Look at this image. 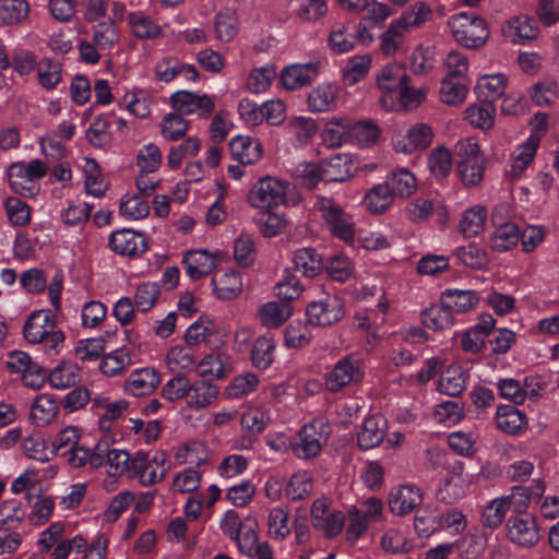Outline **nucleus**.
I'll return each mask as SVG.
<instances>
[{
    "mask_svg": "<svg viewBox=\"0 0 559 559\" xmlns=\"http://www.w3.org/2000/svg\"><path fill=\"white\" fill-rule=\"evenodd\" d=\"M455 40L467 49L483 47L489 38L487 22L475 14L461 13L451 24Z\"/></svg>",
    "mask_w": 559,
    "mask_h": 559,
    "instance_id": "obj_1",
    "label": "nucleus"
},
{
    "mask_svg": "<svg viewBox=\"0 0 559 559\" xmlns=\"http://www.w3.org/2000/svg\"><path fill=\"white\" fill-rule=\"evenodd\" d=\"M288 188L289 183L266 176L251 188L248 201L253 207L271 210L286 202Z\"/></svg>",
    "mask_w": 559,
    "mask_h": 559,
    "instance_id": "obj_2",
    "label": "nucleus"
},
{
    "mask_svg": "<svg viewBox=\"0 0 559 559\" xmlns=\"http://www.w3.org/2000/svg\"><path fill=\"white\" fill-rule=\"evenodd\" d=\"M344 304L336 295H325L307 307L308 321L318 326H331L344 317Z\"/></svg>",
    "mask_w": 559,
    "mask_h": 559,
    "instance_id": "obj_3",
    "label": "nucleus"
},
{
    "mask_svg": "<svg viewBox=\"0 0 559 559\" xmlns=\"http://www.w3.org/2000/svg\"><path fill=\"white\" fill-rule=\"evenodd\" d=\"M171 107L180 115L198 114L200 118H209L215 108V103L209 95H199L190 91H178L170 96Z\"/></svg>",
    "mask_w": 559,
    "mask_h": 559,
    "instance_id": "obj_4",
    "label": "nucleus"
},
{
    "mask_svg": "<svg viewBox=\"0 0 559 559\" xmlns=\"http://www.w3.org/2000/svg\"><path fill=\"white\" fill-rule=\"evenodd\" d=\"M362 376L359 360L346 356L325 376V385L330 392H338L350 383L361 381Z\"/></svg>",
    "mask_w": 559,
    "mask_h": 559,
    "instance_id": "obj_5",
    "label": "nucleus"
},
{
    "mask_svg": "<svg viewBox=\"0 0 559 559\" xmlns=\"http://www.w3.org/2000/svg\"><path fill=\"white\" fill-rule=\"evenodd\" d=\"M506 531L508 538L522 547H532L539 540L536 521L528 513L511 516L507 521Z\"/></svg>",
    "mask_w": 559,
    "mask_h": 559,
    "instance_id": "obj_6",
    "label": "nucleus"
},
{
    "mask_svg": "<svg viewBox=\"0 0 559 559\" xmlns=\"http://www.w3.org/2000/svg\"><path fill=\"white\" fill-rule=\"evenodd\" d=\"M109 247L117 254L134 257L147 250V242L143 234L123 228L111 234Z\"/></svg>",
    "mask_w": 559,
    "mask_h": 559,
    "instance_id": "obj_7",
    "label": "nucleus"
},
{
    "mask_svg": "<svg viewBox=\"0 0 559 559\" xmlns=\"http://www.w3.org/2000/svg\"><path fill=\"white\" fill-rule=\"evenodd\" d=\"M433 132L427 123H416L408 129L406 135L394 141L395 151L411 154L417 150H426L432 142Z\"/></svg>",
    "mask_w": 559,
    "mask_h": 559,
    "instance_id": "obj_8",
    "label": "nucleus"
},
{
    "mask_svg": "<svg viewBox=\"0 0 559 559\" xmlns=\"http://www.w3.org/2000/svg\"><path fill=\"white\" fill-rule=\"evenodd\" d=\"M52 328H56V322L50 310L34 311L24 324V337L32 344L43 343Z\"/></svg>",
    "mask_w": 559,
    "mask_h": 559,
    "instance_id": "obj_9",
    "label": "nucleus"
},
{
    "mask_svg": "<svg viewBox=\"0 0 559 559\" xmlns=\"http://www.w3.org/2000/svg\"><path fill=\"white\" fill-rule=\"evenodd\" d=\"M386 433V420L380 415H372L365 419L357 435V443L362 450L378 447Z\"/></svg>",
    "mask_w": 559,
    "mask_h": 559,
    "instance_id": "obj_10",
    "label": "nucleus"
},
{
    "mask_svg": "<svg viewBox=\"0 0 559 559\" xmlns=\"http://www.w3.org/2000/svg\"><path fill=\"white\" fill-rule=\"evenodd\" d=\"M319 72V63L293 64L283 70L281 82L287 90L294 91L309 85Z\"/></svg>",
    "mask_w": 559,
    "mask_h": 559,
    "instance_id": "obj_11",
    "label": "nucleus"
},
{
    "mask_svg": "<svg viewBox=\"0 0 559 559\" xmlns=\"http://www.w3.org/2000/svg\"><path fill=\"white\" fill-rule=\"evenodd\" d=\"M421 501L423 495L420 489L415 486L405 485L391 492L389 508L394 514L405 515L418 507Z\"/></svg>",
    "mask_w": 559,
    "mask_h": 559,
    "instance_id": "obj_12",
    "label": "nucleus"
},
{
    "mask_svg": "<svg viewBox=\"0 0 559 559\" xmlns=\"http://www.w3.org/2000/svg\"><path fill=\"white\" fill-rule=\"evenodd\" d=\"M325 442V437L320 432L316 424L306 425L299 433V440L293 445L294 453L301 459L316 456Z\"/></svg>",
    "mask_w": 559,
    "mask_h": 559,
    "instance_id": "obj_13",
    "label": "nucleus"
},
{
    "mask_svg": "<svg viewBox=\"0 0 559 559\" xmlns=\"http://www.w3.org/2000/svg\"><path fill=\"white\" fill-rule=\"evenodd\" d=\"M229 150L233 157L242 165H251L262 156V144L259 140L238 135L230 140Z\"/></svg>",
    "mask_w": 559,
    "mask_h": 559,
    "instance_id": "obj_14",
    "label": "nucleus"
},
{
    "mask_svg": "<svg viewBox=\"0 0 559 559\" xmlns=\"http://www.w3.org/2000/svg\"><path fill=\"white\" fill-rule=\"evenodd\" d=\"M293 307L287 302L270 301L262 305L257 318L267 329H277L283 325L292 316Z\"/></svg>",
    "mask_w": 559,
    "mask_h": 559,
    "instance_id": "obj_15",
    "label": "nucleus"
},
{
    "mask_svg": "<svg viewBox=\"0 0 559 559\" xmlns=\"http://www.w3.org/2000/svg\"><path fill=\"white\" fill-rule=\"evenodd\" d=\"M159 382L158 373L152 368L133 371L126 381V390L134 396H143L153 392Z\"/></svg>",
    "mask_w": 559,
    "mask_h": 559,
    "instance_id": "obj_16",
    "label": "nucleus"
},
{
    "mask_svg": "<svg viewBox=\"0 0 559 559\" xmlns=\"http://www.w3.org/2000/svg\"><path fill=\"white\" fill-rule=\"evenodd\" d=\"M508 79L502 73L481 76L476 85V93L481 102L493 104L504 94Z\"/></svg>",
    "mask_w": 559,
    "mask_h": 559,
    "instance_id": "obj_17",
    "label": "nucleus"
},
{
    "mask_svg": "<svg viewBox=\"0 0 559 559\" xmlns=\"http://www.w3.org/2000/svg\"><path fill=\"white\" fill-rule=\"evenodd\" d=\"M440 301L451 312H467L476 307L479 296L475 290L447 289L441 294Z\"/></svg>",
    "mask_w": 559,
    "mask_h": 559,
    "instance_id": "obj_18",
    "label": "nucleus"
},
{
    "mask_svg": "<svg viewBox=\"0 0 559 559\" xmlns=\"http://www.w3.org/2000/svg\"><path fill=\"white\" fill-rule=\"evenodd\" d=\"M218 395L217 385L206 381L197 380L190 383L187 404L194 409H201L212 404Z\"/></svg>",
    "mask_w": 559,
    "mask_h": 559,
    "instance_id": "obj_19",
    "label": "nucleus"
},
{
    "mask_svg": "<svg viewBox=\"0 0 559 559\" xmlns=\"http://www.w3.org/2000/svg\"><path fill=\"white\" fill-rule=\"evenodd\" d=\"M337 87L332 84H321L308 95V107L312 112H326L335 109Z\"/></svg>",
    "mask_w": 559,
    "mask_h": 559,
    "instance_id": "obj_20",
    "label": "nucleus"
},
{
    "mask_svg": "<svg viewBox=\"0 0 559 559\" xmlns=\"http://www.w3.org/2000/svg\"><path fill=\"white\" fill-rule=\"evenodd\" d=\"M183 263L188 275L198 280L209 275L216 266L214 258L206 250H193L186 254Z\"/></svg>",
    "mask_w": 559,
    "mask_h": 559,
    "instance_id": "obj_21",
    "label": "nucleus"
},
{
    "mask_svg": "<svg viewBox=\"0 0 559 559\" xmlns=\"http://www.w3.org/2000/svg\"><path fill=\"white\" fill-rule=\"evenodd\" d=\"M394 199L389 187L382 182L366 192L362 204L370 213L382 214L391 207Z\"/></svg>",
    "mask_w": 559,
    "mask_h": 559,
    "instance_id": "obj_22",
    "label": "nucleus"
},
{
    "mask_svg": "<svg viewBox=\"0 0 559 559\" xmlns=\"http://www.w3.org/2000/svg\"><path fill=\"white\" fill-rule=\"evenodd\" d=\"M384 182L394 198H407L412 195L417 188L415 176L405 168L390 173Z\"/></svg>",
    "mask_w": 559,
    "mask_h": 559,
    "instance_id": "obj_23",
    "label": "nucleus"
},
{
    "mask_svg": "<svg viewBox=\"0 0 559 559\" xmlns=\"http://www.w3.org/2000/svg\"><path fill=\"white\" fill-rule=\"evenodd\" d=\"M321 178L325 182H343L349 178L348 157L336 154L320 162Z\"/></svg>",
    "mask_w": 559,
    "mask_h": 559,
    "instance_id": "obj_24",
    "label": "nucleus"
},
{
    "mask_svg": "<svg viewBox=\"0 0 559 559\" xmlns=\"http://www.w3.org/2000/svg\"><path fill=\"white\" fill-rule=\"evenodd\" d=\"M496 424L501 431L516 435L526 426V417L514 406H500L497 409Z\"/></svg>",
    "mask_w": 559,
    "mask_h": 559,
    "instance_id": "obj_25",
    "label": "nucleus"
},
{
    "mask_svg": "<svg viewBox=\"0 0 559 559\" xmlns=\"http://www.w3.org/2000/svg\"><path fill=\"white\" fill-rule=\"evenodd\" d=\"M421 322L433 331H445L452 328L454 323L453 313L445 305H432L421 312Z\"/></svg>",
    "mask_w": 559,
    "mask_h": 559,
    "instance_id": "obj_26",
    "label": "nucleus"
},
{
    "mask_svg": "<svg viewBox=\"0 0 559 559\" xmlns=\"http://www.w3.org/2000/svg\"><path fill=\"white\" fill-rule=\"evenodd\" d=\"M23 503L16 499H9L0 504V532H15L25 519Z\"/></svg>",
    "mask_w": 559,
    "mask_h": 559,
    "instance_id": "obj_27",
    "label": "nucleus"
},
{
    "mask_svg": "<svg viewBox=\"0 0 559 559\" xmlns=\"http://www.w3.org/2000/svg\"><path fill=\"white\" fill-rule=\"evenodd\" d=\"M58 409V403L52 396L41 394L35 399L31 408L29 418L36 426L43 427L55 419Z\"/></svg>",
    "mask_w": 559,
    "mask_h": 559,
    "instance_id": "obj_28",
    "label": "nucleus"
},
{
    "mask_svg": "<svg viewBox=\"0 0 559 559\" xmlns=\"http://www.w3.org/2000/svg\"><path fill=\"white\" fill-rule=\"evenodd\" d=\"M323 267L322 259L313 248H301L294 253V271L307 277L317 276Z\"/></svg>",
    "mask_w": 559,
    "mask_h": 559,
    "instance_id": "obj_29",
    "label": "nucleus"
},
{
    "mask_svg": "<svg viewBox=\"0 0 559 559\" xmlns=\"http://www.w3.org/2000/svg\"><path fill=\"white\" fill-rule=\"evenodd\" d=\"M405 69L396 63L385 66L377 76L379 88L390 93H399L403 85L408 82Z\"/></svg>",
    "mask_w": 559,
    "mask_h": 559,
    "instance_id": "obj_30",
    "label": "nucleus"
},
{
    "mask_svg": "<svg viewBox=\"0 0 559 559\" xmlns=\"http://www.w3.org/2000/svg\"><path fill=\"white\" fill-rule=\"evenodd\" d=\"M231 371L228 356L224 354H210L198 365V374L201 378L211 376L215 379H223Z\"/></svg>",
    "mask_w": 559,
    "mask_h": 559,
    "instance_id": "obj_31",
    "label": "nucleus"
},
{
    "mask_svg": "<svg viewBox=\"0 0 559 559\" xmlns=\"http://www.w3.org/2000/svg\"><path fill=\"white\" fill-rule=\"evenodd\" d=\"M275 342L272 335L258 337L251 349V360L255 368L265 370L274 361Z\"/></svg>",
    "mask_w": 559,
    "mask_h": 559,
    "instance_id": "obj_32",
    "label": "nucleus"
},
{
    "mask_svg": "<svg viewBox=\"0 0 559 559\" xmlns=\"http://www.w3.org/2000/svg\"><path fill=\"white\" fill-rule=\"evenodd\" d=\"M214 292L219 299L230 300L237 297L242 289V281L236 271H229L212 278Z\"/></svg>",
    "mask_w": 559,
    "mask_h": 559,
    "instance_id": "obj_33",
    "label": "nucleus"
},
{
    "mask_svg": "<svg viewBox=\"0 0 559 559\" xmlns=\"http://www.w3.org/2000/svg\"><path fill=\"white\" fill-rule=\"evenodd\" d=\"M487 218V210L483 205L467 209L461 218L460 230L467 237H474L484 230Z\"/></svg>",
    "mask_w": 559,
    "mask_h": 559,
    "instance_id": "obj_34",
    "label": "nucleus"
},
{
    "mask_svg": "<svg viewBox=\"0 0 559 559\" xmlns=\"http://www.w3.org/2000/svg\"><path fill=\"white\" fill-rule=\"evenodd\" d=\"M215 34L221 41H230L238 33V19L234 9L225 8L215 15Z\"/></svg>",
    "mask_w": 559,
    "mask_h": 559,
    "instance_id": "obj_35",
    "label": "nucleus"
},
{
    "mask_svg": "<svg viewBox=\"0 0 559 559\" xmlns=\"http://www.w3.org/2000/svg\"><path fill=\"white\" fill-rule=\"evenodd\" d=\"M29 14V4L26 0H1L0 25L19 24Z\"/></svg>",
    "mask_w": 559,
    "mask_h": 559,
    "instance_id": "obj_36",
    "label": "nucleus"
},
{
    "mask_svg": "<svg viewBox=\"0 0 559 559\" xmlns=\"http://www.w3.org/2000/svg\"><path fill=\"white\" fill-rule=\"evenodd\" d=\"M440 392L449 396H457L465 389V372L459 366L449 367L438 381Z\"/></svg>",
    "mask_w": 559,
    "mask_h": 559,
    "instance_id": "obj_37",
    "label": "nucleus"
},
{
    "mask_svg": "<svg viewBox=\"0 0 559 559\" xmlns=\"http://www.w3.org/2000/svg\"><path fill=\"white\" fill-rule=\"evenodd\" d=\"M431 16V8L423 1H417L412 4L400 19L395 20V25L402 26L407 31L408 28L421 26L425 22L430 20Z\"/></svg>",
    "mask_w": 559,
    "mask_h": 559,
    "instance_id": "obj_38",
    "label": "nucleus"
},
{
    "mask_svg": "<svg viewBox=\"0 0 559 559\" xmlns=\"http://www.w3.org/2000/svg\"><path fill=\"white\" fill-rule=\"evenodd\" d=\"M496 108L493 104L481 102V105H472L465 110L468 122L479 129L488 130L493 126Z\"/></svg>",
    "mask_w": 559,
    "mask_h": 559,
    "instance_id": "obj_39",
    "label": "nucleus"
},
{
    "mask_svg": "<svg viewBox=\"0 0 559 559\" xmlns=\"http://www.w3.org/2000/svg\"><path fill=\"white\" fill-rule=\"evenodd\" d=\"M80 368L71 362L57 366L49 374L50 384L56 389H68L81 380Z\"/></svg>",
    "mask_w": 559,
    "mask_h": 559,
    "instance_id": "obj_40",
    "label": "nucleus"
},
{
    "mask_svg": "<svg viewBox=\"0 0 559 559\" xmlns=\"http://www.w3.org/2000/svg\"><path fill=\"white\" fill-rule=\"evenodd\" d=\"M510 509V496L497 498L486 506L481 512V523L488 528H497L503 522Z\"/></svg>",
    "mask_w": 559,
    "mask_h": 559,
    "instance_id": "obj_41",
    "label": "nucleus"
},
{
    "mask_svg": "<svg viewBox=\"0 0 559 559\" xmlns=\"http://www.w3.org/2000/svg\"><path fill=\"white\" fill-rule=\"evenodd\" d=\"M190 127V122L186 120L179 112L167 114L160 123V133L164 139L169 141H178L186 135Z\"/></svg>",
    "mask_w": 559,
    "mask_h": 559,
    "instance_id": "obj_42",
    "label": "nucleus"
},
{
    "mask_svg": "<svg viewBox=\"0 0 559 559\" xmlns=\"http://www.w3.org/2000/svg\"><path fill=\"white\" fill-rule=\"evenodd\" d=\"M62 66L51 58H43L37 66L39 84L46 90L55 88L61 81Z\"/></svg>",
    "mask_w": 559,
    "mask_h": 559,
    "instance_id": "obj_43",
    "label": "nucleus"
},
{
    "mask_svg": "<svg viewBox=\"0 0 559 559\" xmlns=\"http://www.w3.org/2000/svg\"><path fill=\"white\" fill-rule=\"evenodd\" d=\"M167 365L174 372L191 370L195 366V357L190 346H174L167 353Z\"/></svg>",
    "mask_w": 559,
    "mask_h": 559,
    "instance_id": "obj_44",
    "label": "nucleus"
},
{
    "mask_svg": "<svg viewBox=\"0 0 559 559\" xmlns=\"http://www.w3.org/2000/svg\"><path fill=\"white\" fill-rule=\"evenodd\" d=\"M520 240V228L516 224L504 225L496 228L490 238L491 248L496 251L503 252L515 247Z\"/></svg>",
    "mask_w": 559,
    "mask_h": 559,
    "instance_id": "obj_45",
    "label": "nucleus"
},
{
    "mask_svg": "<svg viewBox=\"0 0 559 559\" xmlns=\"http://www.w3.org/2000/svg\"><path fill=\"white\" fill-rule=\"evenodd\" d=\"M130 365L131 358L129 352L126 348H119L104 356L99 369L104 374L115 377Z\"/></svg>",
    "mask_w": 559,
    "mask_h": 559,
    "instance_id": "obj_46",
    "label": "nucleus"
},
{
    "mask_svg": "<svg viewBox=\"0 0 559 559\" xmlns=\"http://www.w3.org/2000/svg\"><path fill=\"white\" fill-rule=\"evenodd\" d=\"M467 94V86L462 79L445 76L441 82L440 95L443 103L448 105L461 104Z\"/></svg>",
    "mask_w": 559,
    "mask_h": 559,
    "instance_id": "obj_47",
    "label": "nucleus"
},
{
    "mask_svg": "<svg viewBox=\"0 0 559 559\" xmlns=\"http://www.w3.org/2000/svg\"><path fill=\"white\" fill-rule=\"evenodd\" d=\"M119 40V33L115 22L98 23L93 31L92 41L100 50L111 49L112 46Z\"/></svg>",
    "mask_w": 559,
    "mask_h": 559,
    "instance_id": "obj_48",
    "label": "nucleus"
},
{
    "mask_svg": "<svg viewBox=\"0 0 559 559\" xmlns=\"http://www.w3.org/2000/svg\"><path fill=\"white\" fill-rule=\"evenodd\" d=\"M370 56H356L348 60L343 69V79L348 85H354L362 80L370 68Z\"/></svg>",
    "mask_w": 559,
    "mask_h": 559,
    "instance_id": "obj_49",
    "label": "nucleus"
},
{
    "mask_svg": "<svg viewBox=\"0 0 559 559\" xmlns=\"http://www.w3.org/2000/svg\"><path fill=\"white\" fill-rule=\"evenodd\" d=\"M119 211L124 217L140 219L148 215L150 205L141 195H124L120 202Z\"/></svg>",
    "mask_w": 559,
    "mask_h": 559,
    "instance_id": "obj_50",
    "label": "nucleus"
},
{
    "mask_svg": "<svg viewBox=\"0 0 559 559\" xmlns=\"http://www.w3.org/2000/svg\"><path fill=\"white\" fill-rule=\"evenodd\" d=\"M429 169L431 174L439 179L447 177L452 167L451 153L443 146L432 150L429 159Z\"/></svg>",
    "mask_w": 559,
    "mask_h": 559,
    "instance_id": "obj_51",
    "label": "nucleus"
},
{
    "mask_svg": "<svg viewBox=\"0 0 559 559\" xmlns=\"http://www.w3.org/2000/svg\"><path fill=\"white\" fill-rule=\"evenodd\" d=\"M461 180L465 187H475L481 182L485 174V158L457 164Z\"/></svg>",
    "mask_w": 559,
    "mask_h": 559,
    "instance_id": "obj_52",
    "label": "nucleus"
},
{
    "mask_svg": "<svg viewBox=\"0 0 559 559\" xmlns=\"http://www.w3.org/2000/svg\"><path fill=\"white\" fill-rule=\"evenodd\" d=\"M311 338L308 326L300 321L290 323L285 330V345L288 348H302L310 343Z\"/></svg>",
    "mask_w": 559,
    "mask_h": 559,
    "instance_id": "obj_53",
    "label": "nucleus"
},
{
    "mask_svg": "<svg viewBox=\"0 0 559 559\" xmlns=\"http://www.w3.org/2000/svg\"><path fill=\"white\" fill-rule=\"evenodd\" d=\"M128 21L131 25L132 33L139 38H151L159 34V27L152 21V19L140 12L130 13L128 15Z\"/></svg>",
    "mask_w": 559,
    "mask_h": 559,
    "instance_id": "obj_54",
    "label": "nucleus"
},
{
    "mask_svg": "<svg viewBox=\"0 0 559 559\" xmlns=\"http://www.w3.org/2000/svg\"><path fill=\"white\" fill-rule=\"evenodd\" d=\"M160 294L156 283H143L138 286L134 295V305L140 311H148L154 307Z\"/></svg>",
    "mask_w": 559,
    "mask_h": 559,
    "instance_id": "obj_55",
    "label": "nucleus"
},
{
    "mask_svg": "<svg viewBox=\"0 0 559 559\" xmlns=\"http://www.w3.org/2000/svg\"><path fill=\"white\" fill-rule=\"evenodd\" d=\"M558 95V84L552 80H545L533 85L532 99L537 106L551 105Z\"/></svg>",
    "mask_w": 559,
    "mask_h": 559,
    "instance_id": "obj_56",
    "label": "nucleus"
},
{
    "mask_svg": "<svg viewBox=\"0 0 559 559\" xmlns=\"http://www.w3.org/2000/svg\"><path fill=\"white\" fill-rule=\"evenodd\" d=\"M234 257L240 266L247 267L255 258L254 242L250 235L241 234L235 241Z\"/></svg>",
    "mask_w": 559,
    "mask_h": 559,
    "instance_id": "obj_57",
    "label": "nucleus"
},
{
    "mask_svg": "<svg viewBox=\"0 0 559 559\" xmlns=\"http://www.w3.org/2000/svg\"><path fill=\"white\" fill-rule=\"evenodd\" d=\"M436 421L448 426L456 425L463 418V407L454 401H447L436 406Z\"/></svg>",
    "mask_w": 559,
    "mask_h": 559,
    "instance_id": "obj_58",
    "label": "nucleus"
},
{
    "mask_svg": "<svg viewBox=\"0 0 559 559\" xmlns=\"http://www.w3.org/2000/svg\"><path fill=\"white\" fill-rule=\"evenodd\" d=\"M344 24L335 25L329 35V47L334 53H345L354 49L355 40L346 34Z\"/></svg>",
    "mask_w": 559,
    "mask_h": 559,
    "instance_id": "obj_59",
    "label": "nucleus"
},
{
    "mask_svg": "<svg viewBox=\"0 0 559 559\" xmlns=\"http://www.w3.org/2000/svg\"><path fill=\"white\" fill-rule=\"evenodd\" d=\"M456 254L464 265L472 269H483L488 264L486 251L474 243L461 247Z\"/></svg>",
    "mask_w": 559,
    "mask_h": 559,
    "instance_id": "obj_60",
    "label": "nucleus"
},
{
    "mask_svg": "<svg viewBox=\"0 0 559 559\" xmlns=\"http://www.w3.org/2000/svg\"><path fill=\"white\" fill-rule=\"evenodd\" d=\"M105 352V341L102 337L82 340L78 343L74 354L82 361H92L99 358Z\"/></svg>",
    "mask_w": 559,
    "mask_h": 559,
    "instance_id": "obj_61",
    "label": "nucleus"
},
{
    "mask_svg": "<svg viewBox=\"0 0 559 559\" xmlns=\"http://www.w3.org/2000/svg\"><path fill=\"white\" fill-rule=\"evenodd\" d=\"M162 164V152L157 145L150 143L138 155L136 165L141 173L150 174L158 169Z\"/></svg>",
    "mask_w": 559,
    "mask_h": 559,
    "instance_id": "obj_62",
    "label": "nucleus"
},
{
    "mask_svg": "<svg viewBox=\"0 0 559 559\" xmlns=\"http://www.w3.org/2000/svg\"><path fill=\"white\" fill-rule=\"evenodd\" d=\"M311 488V478L307 473L294 474L285 488V493L292 500H301L310 493Z\"/></svg>",
    "mask_w": 559,
    "mask_h": 559,
    "instance_id": "obj_63",
    "label": "nucleus"
},
{
    "mask_svg": "<svg viewBox=\"0 0 559 559\" xmlns=\"http://www.w3.org/2000/svg\"><path fill=\"white\" fill-rule=\"evenodd\" d=\"M5 210L9 221L15 226H25L31 219L28 205L17 198H8Z\"/></svg>",
    "mask_w": 559,
    "mask_h": 559,
    "instance_id": "obj_64",
    "label": "nucleus"
}]
</instances>
